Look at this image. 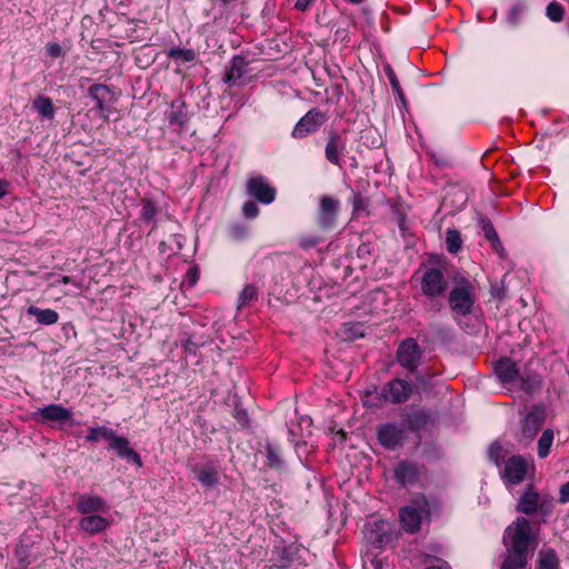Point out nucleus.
Segmentation results:
<instances>
[{
	"label": "nucleus",
	"instance_id": "61",
	"mask_svg": "<svg viewBox=\"0 0 569 569\" xmlns=\"http://www.w3.org/2000/svg\"><path fill=\"white\" fill-rule=\"evenodd\" d=\"M502 288L491 287V295L498 298H502Z\"/></svg>",
	"mask_w": 569,
	"mask_h": 569
},
{
	"label": "nucleus",
	"instance_id": "33",
	"mask_svg": "<svg viewBox=\"0 0 569 569\" xmlns=\"http://www.w3.org/2000/svg\"><path fill=\"white\" fill-rule=\"evenodd\" d=\"M141 206L142 208L140 211V220L144 223H152L151 230H154L157 228V221L154 220V217L158 213L156 203L149 198H143Z\"/></svg>",
	"mask_w": 569,
	"mask_h": 569
},
{
	"label": "nucleus",
	"instance_id": "19",
	"mask_svg": "<svg viewBox=\"0 0 569 569\" xmlns=\"http://www.w3.org/2000/svg\"><path fill=\"white\" fill-rule=\"evenodd\" d=\"M545 419V408L541 406H535L523 420L521 428L522 437L527 440L532 439L542 428Z\"/></svg>",
	"mask_w": 569,
	"mask_h": 569
},
{
	"label": "nucleus",
	"instance_id": "25",
	"mask_svg": "<svg viewBox=\"0 0 569 569\" xmlns=\"http://www.w3.org/2000/svg\"><path fill=\"white\" fill-rule=\"evenodd\" d=\"M106 508V501L99 496L80 495L77 499V510L82 515L96 513Z\"/></svg>",
	"mask_w": 569,
	"mask_h": 569
},
{
	"label": "nucleus",
	"instance_id": "41",
	"mask_svg": "<svg viewBox=\"0 0 569 569\" xmlns=\"http://www.w3.org/2000/svg\"><path fill=\"white\" fill-rule=\"evenodd\" d=\"M258 299V288L254 284H247L239 295L238 308H242Z\"/></svg>",
	"mask_w": 569,
	"mask_h": 569
},
{
	"label": "nucleus",
	"instance_id": "23",
	"mask_svg": "<svg viewBox=\"0 0 569 569\" xmlns=\"http://www.w3.org/2000/svg\"><path fill=\"white\" fill-rule=\"evenodd\" d=\"M266 466L276 471L286 469L283 452L278 443L266 441L264 443Z\"/></svg>",
	"mask_w": 569,
	"mask_h": 569
},
{
	"label": "nucleus",
	"instance_id": "39",
	"mask_svg": "<svg viewBox=\"0 0 569 569\" xmlns=\"http://www.w3.org/2000/svg\"><path fill=\"white\" fill-rule=\"evenodd\" d=\"M422 308L427 313L438 315L442 311L445 303V297H423Z\"/></svg>",
	"mask_w": 569,
	"mask_h": 569
},
{
	"label": "nucleus",
	"instance_id": "22",
	"mask_svg": "<svg viewBox=\"0 0 569 569\" xmlns=\"http://www.w3.org/2000/svg\"><path fill=\"white\" fill-rule=\"evenodd\" d=\"M495 372L503 385L515 382L519 376L517 363L508 357H503L496 362Z\"/></svg>",
	"mask_w": 569,
	"mask_h": 569
},
{
	"label": "nucleus",
	"instance_id": "47",
	"mask_svg": "<svg viewBox=\"0 0 569 569\" xmlns=\"http://www.w3.org/2000/svg\"><path fill=\"white\" fill-rule=\"evenodd\" d=\"M247 66H248V60H247L246 56L238 54L232 58L230 68L227 71H244Z\"/></svg>",
	"mask_w": 569,
	"mask_h": 569
},
{
	"label": "nucleus",
	"instance_id": "60",
	"mask_svg": "<svg viewBox=\"0 0 569 569\" xmlns=\"http://www.w3.org/2000/svg\"><path fill=\"white\" fill-rule=\"evenodd\" d=\"M9 182L0 179V199H2L8 193Z\"/></svg>",
	"mask_w": 569,
	"mask_h": 569
},
{
	"label": "nucleus",
	"instance_id": "13",
	"mask_svg": "<svg viewBox=\"0 0 569 569\" xmlns=\"http://www.w3.org/2000/svg\"><path fill=\"white\" fill-rule=\"evenodd\" d=\"M247 193L257 201L269 204L274 201L277 190L262 176H257L248 179Z\"/></svg>",
	"mask_w": 569,
	"mask_h": 569
},
{
	"label": "nucleus",
	"instance_id": "18",
	"mask_svg": "<svg viewBox=\"0 0 569 569\" xmlns=\"http://www.w3.org/2000/svg\"><path fill=\"white\" fill-rule=\"evenodd\" d=\"M370 543L376 548H382L395 540L391 523L385 520L375 521L367 536Z\"/></svg>",
	"mask_w": 569,
	"mask_h": 569
},
{
	"label": "nucleus",
	"instance_id": "51",
	"mask_svg": "<svg viewBox=\"0 0 569 569\" xmlns=\"http://www.w3.org/2000/svg\"><path fill=\"white\" fill-rule=\"evenodd\" d=\"M233 417L237 419V421L242 426L246 427L249 422L248 412L246 409L240 408L239 406H236L233 409Z\"/></svg>",
	"mask_w": 569,
	"mask_h": 569
},
{
	"label": "nucleus",
	"instance_id": "2",
	"mask_svg": "<svg viewBox=\"0 0 569 569\" xmlns=\"http://www.w3.org/2000/svg\"><path fill=\"white\" fill-rule=\"evenodd\" d=\"M452 287L447 300L455 321L460 325V318L473 312L476 305L475 287L465 272H456L451 277Z\"/></svg>",
	"mask_w": 569,
	"mask_h": 569
},
{
	"label": "nucleus",
	"instance_id": "1",
	"mask_svg": "<svg viewBox=\"0 0 569 569\" xmlns=\"http://www.w3.org/2000/svg\"><path fill=\"white\" fill-rule=\"evenodd\" d=\"M503 545L509 553L503 562V568H525L530 553L538 546V537L532 532L530 520L526 517H518L509 525L503 533Z\"/></svg>",
	"mask_w": 569,
	"mask_h": 569
},
{
	"label": "nucleus",
	"instance_id": "55",
	"mask_svg": "<svg viewBox=\"0 0 569 569\" xmlns=\"http://www.w3.org/2000/svg\"><path fill=\"white\" fill-rule=\"evenodd\" d=\"M198 278H199V269L197 266H192L188 269L187 273H186V281L188 282L189 286H194L198 281Z\"/></svg>",
	"mask_w": 569,
	"mask_h": 569
},
{
	"label": "nucleus",
	"instance_id": "32",
	"mask_svg": "<svg viewBox=\"0 0 569 569\" xmlns=\"http://www.w3.org/2000/svg\"><path fill=\"white\" fill-rule=\"evenodd\" d=\"M538 569H560V560L555 549L547 548L539 551Z\"/></svg>",
	"mask_w": 569,
	"mask_h": 569
},
{
	"label": "nucleus",
	"instance_id": "20",
	"mask_svg": "<svg viewBox=\"0 0 569 569\" xmlns=\"http://www.w3.org/2000/svg\"><path fill=\"white\" fill-rule=\"evenodd\" d=\"M402 423L406 430L409 429L412 432H420L423 430L431 419V411L425 408L412 409L405 411L401 415Z\"/></svg>",
	"mask_w": 569,
	"mask_h": 569
},
{
	"label": "nucleus",
	"instance_id": "42",
	"mask_svg": "<svg viewBox=\"0 0 569 569\" xmlns=\"http://www.w3.org/2000/svg\"><path fill=\"white\" fill-rule=\"evenodd\" d=\"M546 16L553 22H560L565 18V9L561 3L551 1L546 8Z\"/></svg>",
	"mask_w": 569,
	"mask_h": 569
},
{
	"label": "nucleus",
	"instance_id": "54",
	"mask_svg": "<svg viewBox=\"0 0 569 569\" xmlns=\"http://www.w3.org/2000/svg\"><path fill=\"white\" fill-rule=\"evenodd\" d=\"M335 41H340L345 46H348L350 42L349 29L348 28H337L335 31Z\"/></svg>",
	"mask_w": 569,
	"mask_h": 569
},
{
	"label": "nucleus",
	"instance_id": "46",
	"mask_svg": "<svg viewBox=\"0 0 569 569\" xmlns=\"http://www.w3.org/2000/svg\"><path fill=\"white\" fill-rule=\"evenodd\" d=\"M259 211L258 204L252 200L246 201L242 206V214L247 219L256 218L259 214Z\"/></svg>",
	"mask_w": 569,
	"mask_h": 569
},
{
	"label": "nucleus",
	"instance_id": "63",
	"mask_svg": "<svg viewBox=\"0 0 569 569\" xmlns=\"http://www.w3.org/2000/svg\"><path fill=\"white\" fill-rule=\"evenodd\" d=\"M61 282L64 284H68L71 282V278L69 276H63L61 279Z\"/></svg>",
	"mask_w": 569,
	"mask_h": 569
},
{
	"label": "nucleus",
	"instance_id": "8",
	"mask_svg": "<svg viewBox=\"0 0 569 569\" xmlns=\"http://www.w3.org/2000/svg\"><path fill=\"white\" fill-rule=\"evenodd\" d=\"M413 393V386L411 382L395 378L388 381L381 391V396L386 401L393 405H400L410 399Z\"/></svg>",
	"mask_w": 569,
	"mask_h": 569
},
{
	"label": "nucleus",
	"instance_id": "56",
	"mask_svg": "<svg viewBox=\"0 0 569 569\" xmlns=\"http://www.w3.org/2000/svg\"><path fill=\"white\" fill-rule=\"evenodd\" d=\"M182 347L186 355L197 356L199 345L194 342L192 339L189 338L186 341H183Z\"/></svg>",
	"mask_w": 569,
	"mask_h": 569
},
{
	"label": "nucleus",
	"instance_id": "16",
	"mask_svg": "<svg viewBox=\"0 0 569 569\" xmlns=\"http://www.w3.org/2000/svg\"><path fill=\"white\" fill-rule=\"evenodd\" d=\"M37 420L46 423L49 421L58 422L61 425L70 423L73 425L72 413L69 409L61 405L51 403L43 408H40L37 412Z\"/></svg>",
	"mask_w": 569,
	"mask_h": 569
},
{
	"label": "nucleus",
	"instance_id": "35",
	"mask_svg": "<svg viewBox=\"0 0 569 569\" xmlns=\"http://www.w3.org/2000/svg\"><path fill=\"white\" fill-rule=\"evenodd\" d=\"M446 246L448 252L456 254L462 248L461 234L457 229H448L446 232Z\"/></svg>",
	"mask_w": 569,
	"mask_h": 569
},
{
	"label": "nucleus",
	"instance_id": "26",
	"mask_svg": "<svg viewBox=\"0 0 569 569\" xmlns=\"http://www.w3.org/2000/svg\"><path fill=\"white\" fill-rule=\"evenodd\" d=\"M109 525L108 519L99 515H88L79 521V528L89 535L100 533L106 530Z\"/></svg>",
	"mask_w": 569,
	"mask_h": 569
},
{
	"label": "nucleus",
	"instance_id": "50",
	"mask_svg": "<svg viewBox=\"0 0 569 569\" xmlns=\"http://www.w3.org/2000/svg\"><path fill=\"white\" fill-rule=\"evenodd\" d=\"M373 252V248L370 242H362L357 249V256L360 259L368 260Z\"/></svg>",
	"mask_w": 569,
	"mask_h": 569
},
{
	"label": "nucleus",
	"instance_id": "29",
	"mask_svg": "<svg viewBox=\"0 0 569 569\" xmlns=\"http://www.w3.org/2000/svg\"><path fill=\"white\" fill-rule=\"evenodd\" d=\"M517 379L519 380V388L526 393H535L542 387V379L540 375L535 372L519 373Z\"/></svg>",
	"mask_w": 569,
	"mask_h": 569
},
{
	"label": "nucleus",
	"instance_id": "7",
	"mask_svg": "<svg viewBox=\"0 0 569 569\" xmlns=\"http://www.w3.org/2000/svg\"><path fill=\"white\" fill-rule=\"evenodd\" d=\"M377 439L387 450L401 448L407 439L406 427L402 422H386L377 427Z\"/></svg>",
	"mask_w": 569,
	"mask_h": 569
},
{
	"label": "nucleus",
	"instance_id": "38",
	"mask_svg": "<svg viewBox=\"0 0 569 569\" xmlns=\"http://www.w3.org/2000/svg\"><path fill=\"white\" fill-rule=\"evenodd\" d=\"M552 441L553 431L551 429H546L538 440V456L540 458H546L548 456Z\"/></svg>",
	"mask_w": 569,
	"mask_h": 569
},
{
	"label": "nucleus",
	"instance_id": "45",
	"mask_svg": "<svg viewBox=\"0 0 569 569\" xmlns=\"http://www.w3.org/2000/svg\"><path fill=\"white\" fill-rule=\"evenodd\" d=\"M323 241V238L320 236H305L299 240V246L302 250H309L311 248L317 247L319 243Z\"/></svg>",
	"mask_w": 569,
	"mask_h": 569
},
{
	"label": "nucleus",
	"instance_id": "34",
	"mask_svg": "<svg viewBox=\"0 0 569 569\" xmlns=\"http://www.w3.org/2000/svg\"><path fill=\"white\" fill-rule=\"evenodd\" d=\"M33 108L38 111L40 116L46 119H53L54 117V107L50 98L46 96H39L33 100Z\"/></svg>",
	"mask_w": 569,
	"mask_h": 569
},
{
	"label": "nucleus",
	"instance_id": "31",
	"mask_svg": "<svg viewBox=\"0 0 569 569\" xmlns=\"http://www.w3.org/2000/svg\"><path fill=\"white\" fill-rule=\"evenodd\" d=\"M168 57L180 67L184 63L193 62L198 58V53L193 49L172 47L168 51Z\"/></svg>",
	"mask_w": 569,
	"mask_h": 569
},
{
	"label": "nucleus",
	"instance_id": "17",
	"mask_svg": "<svg viewBox=\"0 0 569 569\" xmlns=\"http://www.w3.org/2000/svg\"><path fill=\"white\" fill-rule=\"evenodd\" d=\"M166 118L170 127H176V131L181 132L187 129L191 116L187 103L181 99H176L171 102L170 111L167 112Z\"/></svg>",
	"mask_w": 569,
	"mask_h": 569
},
{
	"label": "nucleus",
	"instance_id": "9",
	"mask_svg": "<svg viewBox=\"0 0 569 569\" xmlns=\"http://www.w3.org/2000/svg\"><path fill=\"white\" fill-rule=\"evenodd\" d=\"M327 121V114L318 108L309 110L295 126L291 136L301 139L316 132Z\"/></svg>",
	"mask_w": 569,
	"mask_h": 569
},
{
	"label": "nucleus",
	"instance_id": "5",
	"mask_svg": "<svg viewBox=\"0 0 569 569\" xmlns=\"http://www.w3.org/2000/svg\"><path fill=\"white\" fill-rule=\"evenodd\" d=\"M430 501L423 493L415 495L410 503L400 509V522L406 532L416 533L421 528L423 518L430 516Z\"/></svg>",
	"mask_w": 569,
	"mask_h": 569
},
{
	"label": "nucleus",
	"instance_id": "11",
	"mask_svg": "<svg viewBox=\"0 0 569 569\" xmlns=\"http://www.w3.org/2000/svg\"><path fill=\"white\" fill-rule=\"evenodd\" d=\"M426 467L415 461L402 460L395 468L396 481L403 486H413L426 475Z\"/></svg>",
	"mask_w": 569,
	"mask_h": 569
},
{
	"label": "nucleus",
	"instance_id": "37",
	"mask_svg": "<svg viewBox=\"0 0 569 569\" xmlns=\"http://www.w3.org/2000/svg\"><path fill=\"white\" fill-rule=\"evenodd\" d=\"M113 429L101 426V427H90L88 429V435L86 440L88 442H97L99 439H104L109 442L112 436Z\"/></svg>",
	"mask_w": 569,
	"mask_h": 569
},
{
	"label": "nucleus",
	"instance_id": "48",
	"mask_svg": "<svg viewBox=\"0 0 569 569\" xmlns=\"http://www.w3.org/2000/svg\"><path fill=\"white\" fill-rule=\"evenodd\" d=\"M388 76H389L390 84L392 87L393 92L397 94V97L401 101V103L403 106H406L405 93L401 89L398 78L396 77V73H388Z\"/></svg>",
	"mask_w": 569,
	"mask_h": 569
},
{
	"label": "nucleus",
	"instance_id": "12",
	"mask_svg": "<svg viewBox=\"0 0 569 569\" xmlns=\"http://www.w3.org/2000/svg\"><path fill=\"white\" fill-rule=\"evenodd\" d=\"M219 462L213 459H207L204 462L190 467L194 478L204 488H214L219 485Z\"/></svg>",
	"mask_w": 569,
	"mask_h": 569
},
{
	"label": "nucleus",
	"instance_id": "4",
	"mask_svg": "<svg viewBox=\"0 0 569 569\" xmlns=\"http://www.w3.org/2000/svg\"><path fill=\"white\" fill-rule=\"evenodd\" d=\"M553 510L552 499L542 498L532 485H528L519 497L516 511L526 516L537 515L539 522H547Z\"/></svg>",
	"mask_w": 569,
	"mask_h": 569
},
{
	"label": "nucleus",
	"instance_id": "49",
	"mask_svg": "<svg viewBox=\"0 0 569 569\" xmlns=\"http://www.w3.org/2000/svg\"><path fill=\"white\" fill-rule=\"evenodd\" d=\"M343 335L348 340H355L359 337H362L361 326L359 325H348L345 328Z\"/></svg>",
	"mask_w": 569,
	"mask_h": 569
},
{
	"label": "nucleus",
	"instance_id": "24",
	"mask_svg": "<svg viewBox=\"0 0 569 569\" xmlns=\"http://www.w3.org/2000/svg\"><path fill=\"white\" fill-rule=\"evenodd\" d=\"M89 97L96 101L94 109L100 112L109 110L108 103L112 101L113 94L104 84H92L88 90Z\"/></svg>",
	"mask_w": 569,
	"mask_h": 569
},
{
	"label": "nucleus",
	"instance_id": "21",
	"mask_svg": "<svg viewBox=\"0 0 569 569\" xmlns=\"http://www.w3.org/2000/svg\"><path fill=\"white\" fill-rule=\"evenodd\" d=\"M346 147L345 140L335 130L329 132L328 141L325 148V156L326 159L335 164V166H341L340 164V156Z\"/></svg>",
	"mask_w": 569,
	"mask_h": 569
},
{
	"label": "nucleus",
	"instance_id": "53",
	"mask_svg": "<svg viewBox=\"0 0 569 569\" xmlns=\"http://www.w3.org/2000/svg\"><path fill=\"white\" fill-rule=\"evenodd\" d=\"M247 227L239 223L232 224L230 227V234L237 240L243 239L247 234Z\"/></svg>",
	"mask_w": 569,
	"mask_h": 569
},
{
	"label": "nucleus",
	"instance_id": "30",
	"mask_svg": "<svg viewBox=\"0 0 569 569\" xmlns=\"http://www.w3.org/2000/svg\"><path fill=\"white\" fill-rule=\"evenodd\" d=\"M479 224L485 238L491 243L492 249L495 251L503 250L502 243L490 219L488 217L481 216L479 218Z\"/></svg>",
	"mask_w": 569,
	"mask_h": 569
},
{
	"label": "nucleus",
	"instance_id": "6",
	"mask_svg": "<svg viewBox=\"0 0 569 569\" xmlns=\"http://www.w3.org/2000/svg\"><path fill=\"white\" fill-rule=\"evenodd\" d=\"M423 351L415 338H406L398 345L396 361L409 375H416L422 361Z\"/></svg>",
	"mask_w": 569,
	"mask_h": 569
},
{
	"label": "nucleus",
	"instance_id": "15",
	"mask_svg": "<svg viewBox=\"0 0 569 569\" xmlns=\"http://www.w3.org/2000/svg\"><path fill=\"white\" fill-rule=\"evenodd\" d=\"M108 449L113 450L119 458L132 462L138 468L143 465L140 455L130 447L129 440L126 437L118 436L114 430L109 440Z\"/></svg>",
	"mask_w": 569,
	"mask_h": 569
},
{
	"label": "nucleus",
	"instance_id": "3",
	"mask_svg": "<svg viewBox=\"0 0 569 569\" xmlns=\"http://www.w3.org/2000/svg\"><path fill=\"white\" fill-rule=\"evenodd\" d=\"M449 289V278L446 274V263L436 257L429 259L423 267L420 279V292L423 297H445Z\"/></svg>",
	"mask_w": 569,
	"mask_h": 569
},
{
	"label": "nucleus",
	"instance_id": "40",
	"mask_svg": "<svg viewBox=\"0 0 569 569\" xmlns=\"http://www.w3.org/2000/svg\"><path fill=\"white\" fill-rule=\"evenodd\" d=\"M251 77L247 78L246 73H222L220 81L229 88L241 87L251 81Z\"/></svg>",
	"mask_w": 569,
	"mask_h": 569
},
{
	"label": "nucleus",
	"instance_id": "14",
	"mask_svg": "<svg viewBox=\"0 0 569 569\" xmlns=\"http://www.w3.org/2000/svg\"><path fill=\"white\" fill-rule=\"evenodd\" d=\"M528 472V462L520 456L515 455L505 462L502 478L512 486L521 483Z\"/></svg>",
	"mask_w": 569,
	"mask_h": 569
},
{
	"label": "nucleus",
	"instance_id": "10",
	"mask_svg": "<svg viewBox=\"0 0 569 569\" xmlns=\"http://www.w3.org/2000/svg\"><path fill=\"white\" fill-rule=\"evenodd\" d=\"M339 208V200L330 196H322L320 198L317 223L321 230H331L337 226Z\"/></svg>",
	"mask_w": 569,
	"mask_h": 569
},
{
	"label": "nucleus",
	"instance_id": "44",
	"mask_svg": "<svg viewBox=\"0 0 569 569\" xmlns=\"http://www.w3.org/2000/svg\"><path fill=\"white\" fill-rule=\"evenodd\" d=\"M489 459L496 465L500 466L503 457H502V446L499 442H493L490 445L488 450Z\"/></svg>",
	"mask_w": 569,
	"mask_h": 569
},
{
	"label": "nucleus",
	"instance_id": "43",
	"mask_svg": "<svg viewBox=\"0 0 569 569\" xmlns=\"http://www.w3.org/2000/svg\"><path fill=\"white\" fill-rule=\"evenodd\" d=\"M351 203L353 213L359 214L367 210L369 201L360 192H353Z\"/></svg>",
	"mask_w": 569,
	"mask_h": 569
},
{
	"label": "nucleus",
	"instance_id": "52",
	"mask_svg": "<svg viewBox=\"0 0 569 569\" xmlns=\"http://www.w3.org/2000/svg\"><path fill=\"white\" fill-rule=\"evenodd\" d=\"M292 561V558L290 556L289 548H283L281 551V556L278 559V563L276 565L277 568L284 569L290 566Z\"/></svg>",
	"mask_w": 569,
	"mask_h": 569
},
{
	"label": "nucleus",
	"instance_id": "57",
	"mask_svg": "<svg viewBox=\"0 0 569 569\" xmlns=\"http://www.w3.org/2000/svg\"><path fill=\"white\" fill-rule=\"evenodd\" d=\"M559 495H560V497H559L560 502L566 503L569 501V481L563 483L560 487Z\"/></svg>",
	"mask_w": 569,
	"mask_h": 569
},
{
	"label": "nucleus",
	"instance_id": "36",
	"mask_svg": "<svg viewBox=\"0 0 569 569\" xmlns=\"http://www.w3.org/2000/svg\"><path fill=\"white\" fill-rule=\"evenodd\" d=\"M69 51L67 44H61L57 41H50L44 47V57L51 60L60 59Z\"/></svg>",
	"mask_w": 569,
	"mask_h": 569
},
{
	"label": "nucleus",
	"instance_id": "28",
	"mask_svg": "<svg viewBox=\"0 0 569 569\" xmlns=\"http://www.w3.org/2000/svg\"><path fill=\"white\" fill-rule=\"evenodd\" d=\"M27 315L36 318L39 325L51 326L58 322L59 313L53 309H41L37 306H29Z\"/></svg>",
	"mask_w": 569,
	"mask_h": 569
},
{
	"label": "nucleus",
	"instance_id": "58",
	"mask_svg": "<svg viewBox=\"0 0 569 569\" xmlns=\"http://www.w3.org/2000/svg\"><path fill=\"white\" fill-rule=\"evenodd\" d=\"M430 157L435 160L436 164L440 168H446L449 166V161L447 158H443V157L437 158L435 153H431Z\"/></svg>",
	"mask_w": 569,
	"mask_h": 569
},
{
	"label": "nucleus",
	"instance_id": "64",
	"mask_svg": "<svg viewBox=\"0 0 569 569\" xmlns=\"http://www.w3.org/2000/svg\"><path fill=\"white\" fill-rule=\"evenodd\" d=\"M383 71L391 72L392 71V66L390 63H385L383 64Z\"/></svg>",
	"mask_w": 569,
	"mask_h": 569
},
{
	"label": "nucleus",
	"instance_id": "59",
	"mask_svg": "<svg viewBox=\"0 0 569 569\" xmlns=\"http://www.w3.org/2000/svg\"><path fill=\"white\" fill-rule=\"evenodd\" d=\"M313 0H297L296 8L300 11H306Z\"/></svg>",
	"mask_w": 569,
	"mask_h": 569
},
{
	"label": "nucleus",
	"instance_id": "27",
	"mask_svg": "<svg viewBox=\"0 0 569 569\" xmlns=\"http://www.w3.org/2000/svg\"><path fill=\"white\" fill-rule=\"evenodd\" d=\"M529 6L527 0H512L508 9L505 21L510 28H517L522 21V17L528 12Z\"/></svg>",
	"mask_w": 569,
	"mask_h": 569
},
{
	"label": "nucleus",
	"instance_id": "62",
	"mask_svg": "<svg viewBox=\"0 0 569 569\" xmlns=\"http://www.w3.org/2000/svg\"><path fill=\"white\" fill-rule=\"evenodd\" d=\"M401 61H402V63L398 64L399 68H406L407 64H410V62L406 56H402Z\"/></svg>",
	"mask_w": 569,
	"mask_h": 569
}]
</instances>
